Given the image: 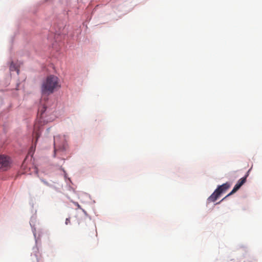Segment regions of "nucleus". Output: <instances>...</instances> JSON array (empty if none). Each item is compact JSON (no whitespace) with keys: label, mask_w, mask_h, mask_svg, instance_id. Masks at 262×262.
Masks as SVG:
<instances>
[{"label":"nucleus","mask_w":262,"mask_h":262,"mask_svg":"<svg viewBox=\"0 0 262 262\" xmlns=\"http://www.w3.org/2000/svg\"><path fill=\"white\" fill-rule=\"evenodd\" d=\"M59 78L53 75H50L42 82L40 90L42 95V99H47L49 95L53 94L60 88Z\"/></svg>","instance_id":"obj_1"},{"label":"nucleus","mask_w":262,"mask_h":262,"mask_svg":"<svg viewBox=\"0 0 262 262\" xmlns=\"http://www.w3.org/2000/svg\"><path fill=\"white\" fill-rule=\"evenodd\" d=\"M11 160L9 157L0 155V169L6 170L10 167Z\"/></svg>","instance_id":"obj_2"},{"label":"nucleus","mask_w":262,"mask_h":262,"mask_svg":"<svg viewBox=\"0 0 262 262\" xmlns=\"http://www.w3.org/2000/svg\"><path fill=\"white\" fill-rule=\"evenodd\" d=\"M248 176V173L243 178L240 179L237 182V183L234 186L233 189L224 198H223L221 201L225 200L226 198L230 196V195L233 194L235 192H236L246 182V179L247 177Z\"/></svg>","instance_id":"obj_3"},{"label":"nucleus","mask_w":262,"mask_h":262,"mask_svg":"<svg viewBox=\"0 0 262 262\" xmlns=\"http://www.w3.org/2000/svg\"><path fill=\"white\" fill-rule=\"evenodd\" d=\"M230 187V183L226 182L223 185L219 186L216 189L217 190V192L221 194L225 192Z\"/></svg>","instance_id":"obj_4"},{"label":"nucleus","mask_w":262,"mask_h":262,"mask_svg":"<svg viewBox=\"0 0 262 262\" xmlns=\"http://www.w3.org/2000/svg\"><path fill=\"white\" fill-rule=\"evenodd\" d=\"M220 194L215 189L214 192L208 198L207 200L209 203L215 202L220 196Z\"/></svg>","instance_id":"obj_5"},{"label":"nucleus","mask_w":262,"mask_h":262,"mask_svg":"<svg viewBox=\"0 0 262 262\" xmlns=\"http://www.w3.org/2000/svg\"><path fill=\"white\" fill-rule=\"evenodd\" d=\"M86 232L89 236H97L96 228L93 225L89 226V228L86 230Z\"/></svg>","instance_id":"obj_6"},{"label":"nucleus","mask_w":262,"mask_h":262,"mask_svg":"<svg viewBox=\"0 0 262 262\" xmlns=\"http://www.w3.org/2000/svg\"><path fill=\"white\" fill-rule=\"evenodd\" d=\"M46 110V106H45V105H43L42 107H40L39 108V113H40V117L41 118H43V114L45 112Z\"/></svg>","instance_id":"obj_7"},{"label":"nucleus","mask_w":262,"mask_h":262,"mask_svg":"<svg viewBox=\"0 0 262 262\" xmlns=\"http://www.w3.org/2000/svg\"><path fill=\"white\" fill-rule=\"evenodd\" d=\"M10 71H17V74H18V71L19 70L16 68V67H15V66L13 64V62H11V64H10Z\"/></svg>","instance_id":"obj_8"},{"label":"nucleus","mask_w":262,"mask_h":262,"mask_svg":"<svg viewBox=\"0 0 262 262\" xmlns=\"http://www.w3.org/2000/svg\"><path fill=\"white\" fill-rule=\"evenodd\" d=\"M65 223H66V225H68V224L70 223V218H67L66 219Z\"/></svg>","instance_id":"obj_9"},{"label":"nucleus","mask_w":262,"mask_h":262,"mask_svg":"<svg viewBox=\"0 0 262 262\" xmlns=\"http://www.w3.org/2000/svg\"><path fill=\"white\" fill-rule=\"evenodd\" d=\"M74 204H75V205L76 206H77V207L78 208H79V209H82V208H81V206L79 205V204L78 203L76 202V203H75Z\"/></svg>","instance_id":"obj_10"},{"label":"nucleus","mask_w":262,"mask_h":262,"mask_svg":"<svg viewBox=\"0 0 262 262\" xmlns=\"http://www.w3.org/2000/svg\"><path fill=\"white\" fill-rule=\"evenodd\" d=\"M36 136H37V138H38L39 137L38 133H37V134H36ZM37 139H36V142H37Z\"/></svg>","instance_id":"obj_11"},{"label":"nucleus","mask_w":262,"mask_h":262,"mask_svg":"<svg viewBox=\"0 0 262 262\" xmlns=\"http://www.w3.org/2000/svg\"><path fill=\"white\" fill-rule=\"evenodd\" d=\"M42 181L45 184H47V185H48V182H46V181H43V180H42Z\"/></svg>","instance_id":"obj_12"},{"label":"nucleus","mask_w":262,"mask_h":262,"mask_svg":"<svg viewBox=\"0 0 262 262\" xmlns=\"http://www.w3.org/2000/svg\"><path fill=\"white\" fill-rule=\"evenodd\" d=\"M56 151V149L55 148V149H54V152L55 153Z\"/></svg>","instance_id":"obj_13"},{"label":"nucleus","mask_w":262,"mask_h":262,"mask_svg":"<svg viewBox=\"0 0 262 262\" xmlns=\"http://www.w3.org/2000/svg\"><path fill=\"white\" fill-rule=\"evenodd\" d=\"M55 140H56V139L54 138V144H55Z\"/></svg>","instance_id":"obj_14"}]
</instances>
